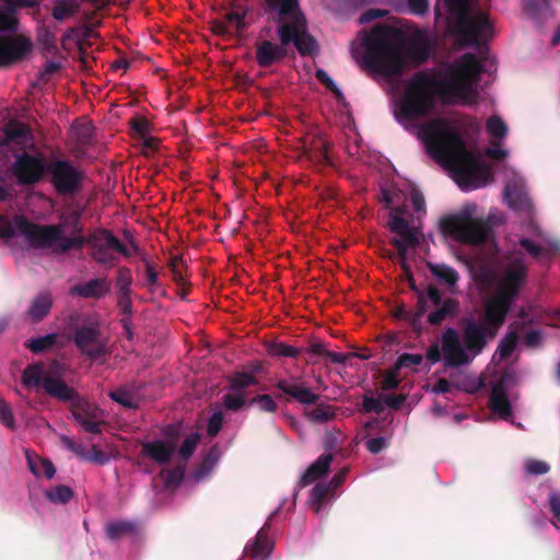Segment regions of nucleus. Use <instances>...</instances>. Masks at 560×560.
<instances>
[{"label": "nucleus", "mask_w": 560, "mask_h": 560, "mask_svg": "<svg viewBox=\"0 0 560 560\" xmlns=\"http://www.w3.org/2000/svg\"><path fill=\"white\" fill-rule=\"evenodd\" d=\"M482 67L472 52H466L445 70L441 80L425 70L416 72L407 82L394 108L396 120L407 128L411 121L427 117L440 97L445 105H453L475 91Z\"/></svg>", "instance_id": "1"}, {"label": "nucleus", "mask_w": 560, "mask_h": 560, "mask_svg": "<svg viewBox=\"0 0 560 560\" xmlns=\"http://www.w3.org/2000/svg\"><path fill=\"white\" fill-rule=\"evenodd\" d=\"M418 135L430 156L454 173L462 189L479 188L492 177L490 167L468 150L458 129L446 119L436 118L422 124Z\"/></svg>", "instance_id": "2"}, {"label": "nucleus", "mask_w": 560, "mask_h": 560, "mask_svg": "<svg viewBox=\"0 0 560 560\" xmlns=\"http://www.w3.org/2000/svg\"><path fill=\"white\" fill-rule=\"evenodd\" d=\"M508 316L486 304L482 317H463L459 320L462 338L456 329L446 328L441 337L443 362L447 369L470 364L493 340Z\"/></svg>", "instance_id": "3"}, {"label": "nucleus", "mask_w": 560, "mask_h": 560, "mask_svg": "<svg viewBox=\"0 0 560 560\" xmlns=\"http://www.w3.org/2000/svg\"><path fill=\"white\" fill-rule=\"evenodd\" d=\"M278 19L279 14H271L270 16V20L278 24L279 44L268 39L256 43L255 59L261 68L281 63L287 58V47L291 44L294 45L301 56H310L317 48L315 38L308 32L304 14L283 15L280 21Z\"/></svg>", "instance_id": "4"}, {"label": "nucleus", "mask_w": 560, "mask_h": 560, "mask_svg": "<svg viewBox=\"0 0 560 560\" xmlns=\"http://www.w3.org/2000/svg\"><path fill=\"white\" fill-rule=\"evenodd\" d=\"M404 34L388 25H376L363 39L364 52L359 65L383 77L399 75L404 68L400 44Z\"/></svg>", "instance_id": "5"}, {"label": "nucleus", "mask_w": 560, "mask_h": 560, "mask_svg": "<svg viewBox=\"0 0 560 560\" xmlns=\"http://www.w3.org/2000/svg\"><path fill=\"white\" fill-rule=\"evenodd\" d=\"M65 330L79 352L90 360H101L108 354L107 339L97 319L74 312L68 316Z\"/></svg>", "instance_id": "6"}, {"label": "nucleus", "mask_w": 560, "mask_h": 560, "mask_svg": "<svg viewBox=\"0 0 560 560\" xmlns=\"http://www.w3.org/2000/svg\"><path fill=\"white\" fill-rule=\"evenodd\" d=\"M66 366L57 360L48 365L34 363L27 365L22 373V383L26 388L42 387L45 393L62 401L72 400L77 394L63 381Z\"/></svg>", "instance_id": "7"}, {"label": "nucleus", "mask_w": 560, "mask_h": 560, "mask_svg": "<svg viewBox=\"0 0 560 560\" xmlns=\"http://www.w3.org/2000/svg\"><path fill=\"white\" fill-rule=\"evenodd\" d=\"M508 265L504 267L499 290L487 303L503 315L508 316L524 284L528 267L521 250L506 255Z\"/></svg>", "instance_id": "8"}, {"label": "nucleus", "mask_w": 560, "mask_h": 560, "mask_svg": "<svg viewBox=\"0 0 560 560\" xmlns=\"http://www.w3.org/2000/svg\"><path fill=\"white\" fill-rule=\"evenodd\" d=\"M469 0H438L435 5L436 16H441V5L456 22L458 34L467 46H479L485 39V33L491 28L489 20L480 14H469Z\"/></svg>", "instance_id": "9"}, {"label": "nucleus", "mask_w": 560, "mask_h": 560, "mask_svg": "<svg viewBox=\"0 0 560 560\" xmlns=\"http://www.w3.org/2000/svg\"><path fill=\"white\" fill-rule=\"evenodd\" d=\"M275 387L287 396L288 401L295 400L305 406L315 405L313 409L304 411V416L310 422L322 424L336 418L335 408L330 405L318 404L319 395L313 393L300 376L279 378Z\"/></svg>", "instance_id": "10"}, {"label": "nucleus", "mask_w": 560, "mask_h": 560, "mask_svg": "<svg viewBox=\"0 0 560 560\" xmlns=\"http://www.w3.org/2000/svg\"><path fill=\"white\" fill-rule=\"evenodd\" d=\"M15 223L21 235L35 248H52V252L57 255L73 249L71 237L62 236L63 229L61 224L38 225L25 217H18Z\"/></svg>", "instance_id": "11"}, {"label": "nucleus", "mask_w": 560, "mask_h": 560, "mask_svg": "<svg viewBox=\"0 0 560 560\" xmlns=\"http://www.w3.org/2000/svg\"><path fill=\"white\" fill-rule=\"evenodd\" d=\"M48 182L59 196H74L81 191L85 179L84 172L74 163L60 156L48 159Z\"/></svg>", "instance_id": "12"}, {"label": "nucleus", "mask_w": 560, "mask_h": 560, "mask_svg": "<svg viewBox=\"0 0 560 560\" xmlns=\"http://www.w3.org/2000/svg\"><path fill=\"white\" fill-rule=\"evenodd\" d=\"M445 233L460 243L470 245L485 244L489 237L490 226L481 219H474L468 213L445 218L441 222Z\"/></svg>", "instance_id": "13"}, {"label": "nucleus", "mask_w": 560, "mask_h": 560, "mask_svg": "<svg viewBox=\"0 0 560 560\" xmlns=\"http://www.w3.org/2000/svg\"><path fill=\"white\" fill-rule=\"evenodd\" d=\"M48 160L42 155L22 153L12 165V173L21 185H34L47 175Z\"/></svg>", "instance_id": "14"}, {"label": "nucleus", "mask_w": 560, "mask_h": 560, "mask_svg": "<svg viewBox=\"0 0 560 560\" xmlns=\"http://www.w3.org/2000/svg\"><path fill=\"white\" fill-rule=\"evenodd\" d=\"M93 236H95V241L91 244L92 257L97 264L107 265L115 260L109 249L116 250L126 258L131 256V252L109 230L97 229L93 232Z\"/></svg>", "instance_id": "15"}, {"label": "nucleus", "mask_w": 560, "mask_h": 560, "mask_svg": "<svg viewBox=\"0 0 560 560\" xmlns=\"http://www.w3.org/2000/svg\"><path fill=\"white\" fill-rule=\"evenodd\" d=\"M429 302L438 304L440 302L439 289L434 284H428L427 291L419 294L416 310H408L405 305H398L394 310V316L397 319L406 320L410 327L417 331H422V317L429 310Z\"/></svg>", "instance_id": "16"}, {"label": "nucleus", "mask_w": 560, "mask_h": 560, "mask_svg": "<svg viewBox=\"0 0 560 560\" xmlns=\"http://www.w3.org/2000/svg\"><path fill=\"white\" fill-rule=\"evenodd\" d=\"M71 412L82 430L91 434H100L106 424L103 420V410L88 400L77 399L72 405Z\"/></svg>", "instance_id": "17"}, {"label": "nucleus", "mask_w": 560, "mask_h": 560, "mask_svg": "<svg viewBox=\"0 0 560 560\" xmlns=\"http://www.w3.org/2000/svg\"><path fill=\"white\" fill-rule=\"evenodd\" d=\"M31 51L32 43L25 36H0V67L21 62Z\"/></svg>", "instance_id": "18"}, {"label": "nucleus", "mask_w": 560, "mask_h": 560, "mask_svg": "<svg viewBox=\"0 0 560 560\" xmlns=\"http://www.w3.org/2000/svg\"><path fill=\"white\" fill-rule=\"evenodd\" d=\"M110 288L112 284L107 278H93L73 285L70 289V294L83 299L100 300L110 292Z\"/></svg>", "instance_id": "19"}, {"label": "nucleus", "mask_w": 560, "mask_h": 560, "mask_svg": "<svg viewBox=\"0 0 560 560\" xmlns=\"http://www.w3.org/2000/svg\"><path fill=\"white\" fill-rule=\"evenodd\" d=\"M440 302L432 304L429 302V307L434 306L435 310L430 312L427 320L432 326H440L446 318H454L459 312V301L454 298L443 299L441 290H439Z\"/></svg>", "instance_id": "20"}, {"label": "nucleus", "mask_w": 560, "mask_h": 560, "mask_svg": "<svg viewBox=\"0 0 560 560\" xmlns=\"http://www.w3.org/2000/svg\"><path fill=\"white\" fill-rule=\"evenodd\" d=\"M490 409L503 420L512 417V406L503 380L497 382L491 388Z\"/></svg>", "instance_id": "21"}, {"label": "nucleus", "mask_w": 560, "mask_h": 560, "mask_svg": "<svg viewBox=\"0 0 560 560\" xmlns=\"http://www.w3.org/2000/svg\"><path fill=\"white\" fill-rule=\"evenodd\" d=\"M174 445L166 444V442L162 440H156L152 442H145L142 444L141 454L152 462L159 465L167 464L173 454H174Z\"/></svg>", "instance_id": "22"}, {"label": "nucleus", "mask_w": 560, "mask_h": 560, "mask_svg": "<svg viewBox=\"0 0 560 560\" xmlns=\"http://www.w3.org/2000/svg\"><path fill=\"white\" fill-rule=\"evenodd\" d=\"M331 462V454L320 455L301 476L299 481L300 487H306L326 475L329 471Z\"/></svg>", "instance_id": "23"}, {"label": "nucleus", "mask_w": 560, "mask_h": 560, "mask_svg": "<svg viewBox=\"0 0 560 560\" xmlns=\"http://www.w3.org/2000/svg\"><path fill=\"white\" fill-rule=\"evenodd\" d=\"M407 52L409 57L419 62H424L430 55V42L424 32L418 31L408 43Z\"/></svg>", "instance_id": "24"}, {"label": "nucleus", "mask_w": 560, "mask_h": 560, "mask_svg": "<svg viewBox=\"0 0 560 560\" xmlns=\"http://www.w3.org/2000/svg\"><path fill=\"white\" fill-rule=\"evenodd\" d=\"M267 14H279L278 21L283 15L304 14L300 8L299 0H265Z\"/></svg>", "instance_id": "25"}, {"label": "nucleus", "mask_w": 560, "mask_h": 560, "mask_svg": "<svg viewBox=\"0 0 560 560\" xmlns=\"http://www.w3.org/2000/svg\"><path fill=\"white\" fill-rule=\"evenodd\" d=\"M51 306V294L49 292H40L32 300L27 313L33 322L38 323L50 313Z\"/></svg>", "instance_id": "26"}, {"label": "nucleus", "mask_w": 560, "mask_h": 560, "mask_svg": "<svg viewBox=\"0 0 560 560\" xmlns=\"http://www.w3.org/2000/svg\"><path fill=\"white\" fill-rule=\"evenodd\" d=\"M268 525L260 528L255 537L254 542L245 548L252 558H268L272 550V544L268 537Z\"/></svg>", "instance_id": "27"}, {"label": "nucleus", "mask_w": 560, "mask_h": 560, "mask_svg": "<svg viewBox=\"0 0 560 560\" xmlns=\"http://www.w3.org/2000/svg\"><path fill=\"white\" fill-rule=\"evenodd\" d=\"M427 267L436 279L446 283L450 288L455 287L459 279L458 272L445 264L428 261Z\"/></svg>", "instance_id": "28"}, {"label": "nucleus", "mask_w": 560, "mask_h": 560, "mask_svg": "<svg viewBox=\"0 0 560 560\" xmlns=\"http://www.w3.org/2000/svg\"><path fill=\"white\" fill-rule=\"evenodd\" d=\"M226 381L229 388L232 392L240 393H243L245 388L255 386L259 383L258 377L254 376L252 373H247L245 370L234 372L226 378Z\"/></svg>", "instance_id": "29"}, {"label": "nucleus", "mask_w": 560, "mask_h": 560, "mask_svg": "<svg viewBox=\"0 0 560 560\" xmlns=\"http://www.w3.org/2000/svg\"><path fill=\"white\" fill-rule=\"evenodd\" d=\"M429 0H398L396 10L417 16H423L429 12Z\"/></svg>", "instance_id": "30"}, {"label": "nucleus", "mask_w": 560, "mask_h": 560, "mask_svg": "<svg viewBox=\"0 0 560 560\" xmlns=\"http://www.w3.org/2000/svg\"><path fill=\"white\" fill-rule=\"evenodd\" d=\"M524 11L535 20L544 18L546 12H549L550 16L553 15L549 0H524Z\"/></svg>", "instance_id": "31"}, {"label": "nucleus", "mask_w": 560, "mask_h": 560, "mask_svg": "<svg viewBox=\"0 0 560 560\" xmlns=\"http://www.w3.org/2000/svg\"><path fill=\"white\" fill-rule=\"evenodd\" d=\"M136 529V524L131 521H117L107 524L106 535L109 539L116 540L126 535L132 534Z\"/></svg>", "instance_id": "32"}, {"label": "nucleus", "mask_w": 560, "mask_h": 560, "mask_svg": "<svg viewBox=\"0 0 560 560\" xmlns=\"http://www.w3.org/2000/svg\"><path fill=\"white\" fill-rule=\"evenodd\" d=\"M78 10L79 3L74 0H60L52 8L51 15L57 21H65L73 16Z\"/></svg>", "instance_id": "33"}, {"label": "nucleus", "mask_w": 560, "mask_h": 560, "mask_svg": "<svg viewBox=\"0 0 560 560\" xmlns=\"http://www.w3.org/2000/svg\"><path fill=\"white\" fill-rule=\"evenodd\" d=\"M271 357L298 358L303 349L295 348L284 342L271 341L266 347Z\"/></svg>", "instance_id": "34"}, {"label": "nucleus", "mask_w": 560, "mask_h": 560, "mask_svg": "<svg viewBox=\"0 0 560 560\" xmlns=\"http://www.w3.org/2000/svg\"><path fill=\"white\" fill-rule=\"evenodd\" d=\"M518 341V334L516 331L508 332L499 342L495 354L501 361L506 360L514 352Z\"/></svg>", "instance_id": "35"}, {"label": "nucleus", "mask_w": 560, "mask_h": 560, "mask_svg": "<svg viewBox=\"0 0 560 560\" xmlns=\"http://www.w3.org/2000/svg\"><path fill=\"white\" fill-rule=\"evenodd\" d=\"M247 11V8L242 7L241 4H236L233 7L232 11L225 14L224 22L229 24H234L237 34L241 35L247 28V24L245 22Z\"/></svg>", "instance_id": "36"}, {"label": "nucleus", "mask_w": 560, "mask_h": 560, "mask_svg": "<svg viewBox=\"0 0 560 560\" xmlns=\"http://www.w3.org/2000/svg\"><path fill=\"white\" fill-rule=\"evenodd\" d=\"M58 340V335L52 332L46 336H40L37 338L30 339L26 343V347L33 353H40L52 348Z\"/></svg>", "instance_id": "37"}, {"label": "nucleus", "mask_w": 560, "mask_h": 560, "mask_svg": "<svg viewBox=\"0 0 560 560\" xmlns=\"http://www.w3.org/2000/svg\"><path fill=\"white\" fill-rule=\"evenodd\" d=\"M311 354L328 358L332 363L345 364L348 355L341 352L329 351L324 343L315 342L307 349Z\"/></svg>", "instance_id": "38"}, {"label": "nucleus", "mask_w": 560, "mask_h": 560, "mask_svg": "<svg viewBox=\"0 0 560 560\" xmlns=\"http://www.w3.org/2000/svg\"><path fill=\"white\" fill-rule=\"evenodd\" d=\"M505 198L509 206L516 210H525L529 208L530 202L526 194L508 186L505 188Z\"/></svg>", "instance_id": "39"}, {"label": "nucleus", "mask_w": 560, "mask_h": 560, "mask_svg": "<svg viewBox=\"0 0 560 560\" xmlns=\"http://www.w3.org/2000/svg\"><path fill=\"white\" fill-rule=\"evenodd\" d=\"M248 401L244 393L233 392L223 395L222 405L229 411H240L244 407H248Z\"/></svg>", "instance_id": "40"}, {"label": "nucleus", "mask_w": 560, "mask_h": 560, "mask_svg": "<svg viewBox=\"0 0 560 560\" xmlns=\"http://www.w3.org/2000/svg\"><path fill=\"white\" fill-rule=\"evenodd\" d=\"M73 491L70 487L59 485L46 491V498L52 503L66 504L73 498Z\"/></svg>", "instance_id": "41"}, {"label": "nucleus", "mask_w": 560, "mask_h": 560, "mask_svg": "<svg viewBox=\"0 0 560 560\" xmlns=\"http://www.w3.org/2000/svg\"><path fill=\"white\" fill-rule=\"evenodd\" d=\"M74 137L81 145H89L94 141V127L91 122L77 124L74 127Z\"/></svg>", "instance_id": "42"}, {"label": "nucleus", "mask_w": 560, "mask_h": 560, "mask_svg": "<svg viewBox=\"0 0 560 560\" xmlns=\"http://www.w3.org/2000/svg\"><path fill=\"white\" fill-rule=\"evenodd\" d=\"M256 405L262 412L275 413L278 405L269 394H259L249 399L248 407Z\"/></svg>", "instance_id": "43"}, {"label": "nucleus", "mask_w": 560, "mask_h": 560, "mask_svg": "<svg viewBox=\"0 0 560 560\" xmlns=\"http://www.w3.org/2000/svg\"><path fill=\"white\" fill-rule=\"evenodd\" d=\"M521 247L533 258L542 259L550 256V250L534 241L523 237L520 240Z\"/></svg>", "instance_id": "44"}, {"label": "nucleus", "mask_w": 560, "mask_h": 560, "mask_svg": "<svg viewBox=\"0 0 560 560\" xmlns=\"http://www.w3.org/2000/svg\"><path fill=\"white\" fill-rule=\"evenodd\" d=\"M109 397H110V399H113L114 401H116L117 404H119L126 408H129V409L138 408V402L135 399L132 393L126 388H118L114 392H110Z\"/></svg>", "instance_id": "45"}, {"label": "nucleus", "mask_w": 560, "mask_h": 560, "mask_svg": "<svg viewBox=\"0 0 560 560\" xmlns=\"http://www.w3.org/2000/svg\"><path fill=\"white\" fill-rule=\"evenodd\" d=\"M131 270L128 267L118 268L116 278L117 293L131 294Z\"/></svg>", "instance_id": "46"}, {"label": "nucleus", "mask_w": 560, "mask_h": 560, "mask_svg": "<svg viewBox=\"0 0 560 560\" xmlns=\"http://www.w3.org/2000/svg\"><path fill=\"white\" fill-rule=\"evenodd\" d=\"M486 128L497 139H502L508 133L506 124L498 116H491L486 122Z\"/></svg>", "instance_id": "47"}, {"label": "nucleus", "mask_w": 560, "mask_h": 560, "mask_svg": "<svg viewBox=\"0 0 560 560\" xmlns=\"http://www.w3.org/2000/svg\"><path fill=\"white\" fill-rule=\"evenodd\" d=\"M199 440H200V435L197 432L189 434L183 441V443L178 450L179 457L185 460L189 459L192 456V454L198 445Z\"/></svg>", "instance_id": "48"}, {"label": "nucleus", "mask_w": 560, "mask_h": 560, "mask_svg": "<svg viewBox=\"0 0 560 560\" xmlns=\"http://www.w3.org/2000/svg\"><path fill=\"white\" fill-rule=\"evenodd\" d=\"M315 78L327 89L329 90L337 100L343 97L342 92L336 85L334 80L328 75V73L324 69H317L315 72Z\"/></svg>", "instance_id": "49"}, {"label": "nucleus", "mask_w": 560, "mask_h": 560, "mask_svg": "<svg viewBox=\"0 0 560 560\" xmlns=\"http://www.w3.org/2000/svg\"><path fill=\"white\" fill-rule=\"evenodd\" d=\"M388 228L398 235L410 229L408 221L401 217L399 209H395V212L390 213Z\"/></svg>", "instance_id": "50"}, {"label": "nucleus", "mask_w": 560, "mask_h": 560, "mask_svg": "<svg viewBox=\"0 0 560 560\" xmlns=\"http://www.w3.org/2000/svg\"><path fill=\"white\" fill-rule=\"evenodd\" d=\"M19 26V21L14 16L13 12L7 8L5 12L0 11V32H16Z\"/></svg>", "instance_id": "51"}, {"label": "nucleus", "mask_w": 560, "mask_h": 560, "mask_svg": "<svg viewBox=\"0 0 560 560\" xmlns=\"http://www.w3.org/2000/svg\"><path fill=\"white\" fill-rule=\"evenodd\" d=\"M185 470L182 467H175L163 472L166 487H178L184 479Z\"/></svg>", "instance_id": "52"}, {"label": "nucleus", "mask_w": 560, "mask_h": 560, "mask_svg": "<svg viewBox=\"0 0 560 560\" xmlns=\"http://www.w3.org/2000/svg\"><path fill=\"white\" fill-rule=\"evenodd\" d=\"M525 470L528 475H545L550 470V466L544 460L530 458L525 462Z\"/></svg>", "instance_id": "53"}, {"label": "nucleus", "mask_w": 560, "mask_h": 560, "mask_svg": "<svg viewBox=\"0 0 560 560\" xmlns=\"http://www.w3.org/2000/svg\"><path fill=\"white\" fill-rule=\"evenodd\" d=\"M400 384L399 370H396V365L387 370L382 381V388L384 390L396 389Z\"/></svg>", "instance_id": "54"}, {"label": "nucleus", "mask_w": 560, "mask_h": 560, "mask_svg": "<svg viewBox=\"0 0 560 560\" xmlns=\"http://www.w3.org/2000/svg\"><path fill=\"white\" fill-rule=\"evenodd\" d=\"M170 269L173 275V280L183 285L185 283V275H184V261L180 257H173L170 262Z\"/></svg>", "instance_id": "55"}, {"label": "nucleus", "mask_w": 560, "mask_h": 560, "mask_svg": "<svg viewBox=\"0 0 560 560\" xmlns=\"http://www.w3.org/2000/svg\"><path fill=\"white\" fill-rule=\"evenodd\" d=\"M60 442L66 448L74 453L78 457L84 459L86 456L88 451L82 443L75 442L73 439L67 435H61Z\"/></svg>", "instance_id": "56"}, {"label": "nucleus", "mask_w": 560, "mask_h": 560, "mask_svg": "<svg viewBox=\"0 0 560 560\" xmlns=\"http://www.w3.org/2000/svg\"><path fill=\"white\" fill-rule=\"evenodd\" d=\"M422 360L423 357L419 353H402L398 357L395 363L396 370H400L401 368H407L410 365H420Z\"/></svg>", "instance_id": "57"}, {"label": "nucleus", "mask_w": 560, "mask_h": 560, "mask_svg": "<svg viewBox=\"0 0 560 560\" xmlns=\"http://www.w3.org/2000/svg\"><path fill=\"white\" fill-rule=\"evenodd\" d=\"M384 404L374 397L370 396H363L362 407L361 411L369 413V412H375L377 415L382 413L384 411Z\"/></svg>", "instance_id": "58"}, {"label": "nucleus", "mask_w": 560, "mask_h": 560, "mask_svg": "<svg viewBox=\"0 0 560 560\" xmlns=\"http://www.w3.org/2000/svg\"><path fill=\"white\" fill-rule=\"evenodd\" d=\"M162 434L166 439V444L176 445L180 434H182V425L177 424H167L162 429Z\"/></svg>", "instance_id": "59"}, {"label": "nucleus", "mask_w": 560, "mask_h": 560, "mask_svg": "<svg viewBox=\"0 0 560 560\" xmlns=\"http://www.w3.org/2000/svg\"><path fill=\"white\" fill-rule=\"evenodd\" d=\"M222 424H223L222 411L213 412L208 421V427H207L208 435L215 436L220 432Z\"/></svg>", "instance_id": "60"}, {"label": "nucleus", "mask_w": 560, "mask_h": 560, "mask_svg": "<svg viewBox=\"0 0 560 560\" xmlns=\"http://www.w3.org/2000/svg\"><path fill=\"white\" fill-rule=\"evenodd\" d=\"M390 245L394 246L396 249H397V257H398V260H399V264L401 266L402 269H407L408 264L406 261L407 259V248L409 246H407L406 244H404V241L399 240L398 237H394L390 240Z\"/></svg>", "instance_id": "61"}, {"label": "nucleus", "mask_w": 560, "mask_h": 560, "mask_svg": "<svg viewBox=\"0 0 560 560\" xmlns=\"http://www.w3.org/2000/svg\"><path fill=\"white\" fill-rule=\"evenodd\" d=\"M330 491H332V488L329 483L318 482L313 487L311 491V498L314 502L319 503L327 497Z\"/></svg>", "instance_id": "62"}, {"label": "nucleus", "mask_w": 560, "mask_h": 560, "mask_svg": "<svg viewBox=\"0 0 560 560\" xmlns=\"http://www.w3.org/2000/svg\"><path fill=\"white\" fill-rule=\"evenodd\" d=\"M84 459L100 465H105L108 463L109 457L98 446L93 445L91 452H86Z\"/></svg>", "instance_id": "63"}, {"label": "nucleus", "mask_w": 560, "mask_h": 560, "mask_svg": "<svg viewBox=\"0 0 560 560\" xmlns=\"http://www.w3.org/2000/svg\"><path fill=\"white\" fill-rule=\"evenodd\" d=\"M549 508L557 522H560V492L551 491L549 494Z\"/></svg>", "instance_id": "64"}]
</instances>
